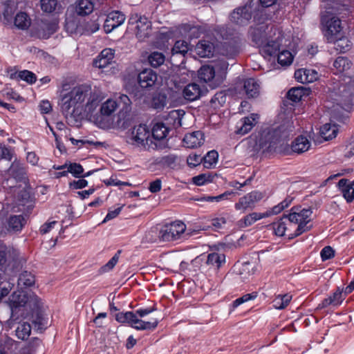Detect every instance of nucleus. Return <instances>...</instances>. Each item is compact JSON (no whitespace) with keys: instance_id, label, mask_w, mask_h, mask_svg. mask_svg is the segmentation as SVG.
Here are the masks:
<instances>
[{"instance_id":"nucleus-1","label":"nucleus","mask_w":354,"mask_h":354,"mask_svg":"<svg viewBox=\"0 0 354 354\" xmlns=\"http://www.w3.org/2000/svg\"><path fill=\"white\" fill-rule=\"evenodd\" d=\"M131 102L126 95H121L117 100H107L101 105L100 113L95 118L96 124L101 128L108 127L111 124L110 117L112 116L118 108H120L118 124L122 127H125L129 121L127 117L131 109Z\"/></svg>"},{"instance_id":"nucleus-2","label":"nucleus","mask_w":354,"mask_h":354,"mask_svg":"<svg viewBox=\"0 0 354 354\" xmlns=\"http://www.w3.org/2000/svg\"><path fill=\"white\" fill-rule=\"evenodd\" d=\"M295 131V120L292 117L287 118L277 128H268L259 132L256 136L257 150H270L280 140L286 139Z\"/></svg>"},{"instance_id":"nucleus-3","label":"nucleus","mask_w":354,"mask_h":354,"mask_svg":"<svg viewBox=\"0 0 354 354\" xmlns=\"http://www.w3.org/2000/svg\"><path fill=\"white\" fill-rule=\"evenodd\" d=\"M156 306L152 307L139 309L135 313L133 312H125L118 313L115 315V319L120 323L128 324L133 328L137 330H151L154 329L158 325V320L153 319L150 322H147L145 319H139L143 318L145 315L156 310Z\"/></svg>"},{"instance_id":"nucleus-4","label":"nucleus","mask_w":354,"mask_h":354,"mask_svg":"<svg viewBox=\"0 0 354 354\" xmlns=\"http://www.w3.org/2000/svg\"><path fill=\"white\" fill-rule=\"evenodd\" d=\"M312 213V210L310 208L301 209L299 207L291 208L290 213L286 215L289 219L287 221L291 223L295 228L294 232L288 234L290 239L299 236L310 229V226H307V224L310 221Z\"/></svg>"},{"instance_id":"nucleus-5","label":"nucleus","mask_w":354,"mask_h":354,"mask_svg":"<svg viewBox=\"0 0 354 354\" xmlns=\"http://www.w3.org/2000/svg\"><path fill=\"white\" fill-rule=\"evenodd\" d=\"M151 133L145 125L134 127L128 133L127 142L137 147H143L147 149H162V143L153 144Z\"/></svg>"},{"instance_id":"nucleus-6","label":"nucleus","mask_w":354,"mask_h":354,"mask_svg":"<svg viewBox=\"0 0 354 354\" xmlns=\"http://www.w3.org/2000/svg\"><path fill=\"white\" fill-rule=\"evenodd\" d=\"M69 93L72 95L71 97H73V100L79 102L81 105H82V103L85 99L88 98L86 105L89 109L90 106L91 107L97 100V97H95V93H93L92 92L91 86L88 84H82L75 86L71 91H69Z\"/></svg>"},{"instance_id":"nucleus-7","label":"nucleus","mask_w":354,"mask_h":354,"mask_svg":"<svg viewBox=\"0 0 354 354\" xmlns=\"http://www.w3.org/2000/svg\"><path fill=\"white\" fill-rule=\"evenodd\" d=\"M264 194L261 192L252 191L239 199L235 203L234 208L238 211L245 212L248 209H253L256 204L263 199Z\"/></svg>"},{"instance_id":"nucleus-8","label":"nucleus","mask_w":354,"mask_h":354,"mask_svg":"<svg viewBox=\"0 0 354 354\" xmlns=\"http://www.w3.org/2000/svg\"><path fill=\"white\" fill-rule=\"evenodd\" d=\"M269 26L263 22L255 24L250 27L249 30V37L251 39L253 45L260 47L267 41L268 30Z\"/></svg>"},{"instance_id":"nucleus-9","label":"nucleus","mask_w":354,"mask_h":354,"mask_svg":"<svg viewBox=\"0 0 354 354\" xmlns=\"http://www.w3.org/2000/svg\"><path fill=\"white\" fill-rule=\"evenodd\" d=\"M322 23L325 24L324 30V37L328 42H333L335 39L342 35L341 21L336 17H333L328 21L322 19Z\"/></svg>"},{"instance_id":"nucleus-10","label":"nucleus","mask_w":354,"mask_h":354,"mask_svg":"<svg viewBox=\"0 0 354 354\" xmlns=\"http://www.w3.org/2000/svg\"><path fill=\"white\" fill-rule=\"evenodd\" d=\"M252 8L251 3L234 10L230 16V21L239 26L247 25L252 18Z\"/></svg>"},{"instance_id":"nucleus-11","label":"nucleus","mask_w":354,"mask_h":354,"mask_svg":"<svg viewBox=\"0 0 354 354\" xmlns=\"http://www.w3.org/2000/svg\"><path fill=\"white\" fill-rule=\"evenodd\" d=\"M57 28L55 20L42 19L36 29V35L39 38L47 39L56 32Z\"/></svg>"},{"instance_id":"nucleus-12","label":"nucleus","mask_w":354,"mask_h":354,"mask_svg":"<svg viewBox=\"0 0 354 354\" xmlns=\"http://www.w3.org/2000/svg\"><path fill=\"white\" fill-rule=\"evenodd\" d=\"M136 22V37L140 41H144L151 34V23L145 17H140Z\"/></svg>"},{"instance_id":"nucleus-13","label":"nucleus","mask_w":354,"mask_h":354,"mask_svg":"<svg viewBox=\"0 0 354 354\" xmlns=\"http://www.w3.org/2000/svg\"><path fill=\"white\" fill-rule=\"evenodd\" d=\"M125 16L119 11L109 13L104 21V29L106 33L111 32L113 30L124 23Z\"/></svg>"},{"instance_id":"nucleus-14","label":"nucleus","mask_w":354,"mask_h":354,"mask_svg":"<svg viewBox=\"0 0 354 354\" xmlns=\"http://www.w3.org/2000/svg\"><path fill=\"white\" fill-rule=\"evenodd\" d=\"M259 115L252 113L248 117H244L239 120L236 124V132L239 135H245L248 133L257 123Z\"/></svg>"},{"instance_id":"nucleus-15","label":"nucleus","mask_w":354,"mask_h":354,"mask_svg":"<svg viewBox=\"0 0 354 354\" xmlns=\"http://www.w3.org/2000/svg\"><path fill=\"white\" fill-rule=\"evenodd\" d=\"M158 75L155 71L151 68L142 70L138 76V80L142 88H148L153 86L156 82Z\"/></svg>"},{"instance_id":"nucleus-16","label":"nucleus","mask_w":354,"mask_h":354,"mask_svg":"<svg viewBox=\"0 0 354 354\" xmlns=\"http://www.w3.org/2000/svg\"><path fill=\"white\" fill-rule=\"evenodd\" d=\"M289 220L288 216H283L279 220L272 223V229L274 234L279 236H283L288 234L291 232H294V229L291 223L287 221Z\"/></svg>"},{"instance_id":"nucleus-17","label":"nucleus","mask_w":354,"mask_h":354,"mask_svg":"<svg viewBox=\"0 0 354 354\" xmlns=\"http://www.w3.org/2000/svg\"><path fill=\"white\" fill-rule=\"evenodd\" d=\"M8 175L18 182L26 183L28 180L24 165L19 161H14L8 170Z\"/></svg>"},{"instance_id":"nucleus-18","label":"nucleus","mask_w":354,"mask_h":354,"mask_svg":"<svg viewBox=\"0 0 354 354\" xmlns=\"http://www.w3.org/2000/svg\"><path fill=\"white\" fill-rule=\"evenodd\" d=\"M169 132V129L162 123L156 124L152 129V138L153 144L162 143L164 147L162 149L167 147L166 136Z\"/></svg>"},{"instance_id":"nucleus-19","label":"nucleus","mask_w":354,"mask_h":354,"mask_svg":"<svg viewBox=\"0 0 354 354\" xmlns=\"http://www.w3.org/2000/svg\"><path fill=\"white\" fill-rule=\"evenodd\" d=\"M78 16L75 14L66 15L65 28L68 33L82 34L84 28Z\"/></svg>"},{"instance_id":"nucleus-20","label":"nucleus","mask_w":354,"mask_h":354,"mask_svg":"<svg viewBox=\"0 0 354 354\" xmlns=\"http://www.w3.org/2000/svg\"><path fill=\"white\" fill-rule=\"evenodd\" d=\"M204 140V134L201 131H197L186 134L183 142L184 146L187 148H195L202 145Z\"/></svg>"},{"instance_id":"nucleus-21","label":"nucleus","mask_w":354,"mask_h":354,"mask_svg":"<svg viewBox=\"0 0 354 354\" xmlns=\"http://www.w3.org/2000/svg\"><path fill=\"white\" fill-rule=\"evenodd\" d=\"M82 111L83 106H77L72 109H70L68 111L62 112L64 115L66 122L69 125L78 127L83 118Z\"/></svg>"},{"instance_id":"nucleus-22","label":"nucleus","mask_w":354,"mask_h":354,"mask_svg":"<svg viewBox=\"0 0 354 354\" xmlns=\"http://www.w3.org/2000/svg\"><path fill=\"white\" fill-rule=\"evenodd\" d=\"M177 234V224L171 222L165 225L159 232L158 238L162 241H171L175 239Z\"/></svg>"},{"instance_id":"nucleus-23","label":"nucleus","mask_w":354,"mask_h":354,"mask_svg":"<svg viewBox=\"0 0 354 354\" xmlns=\"http://www.w3.org/2000/svg\"><path fill=\"white\" fill-rule=\"evenodd\" d=\"M16 9L17 6L14 1L10 0L6 1L3 6L2 15H0V20L4 24H10L12 21V16Z\"/></svg>"},{"instance_id":"nucleus-24","label":"nucleus","mask_w":354,"mask_h":354,"mask_svg":"<svg viewBox=\"0 0 354 354\" xmlns=\"http://www.w3.org/2000/svg\"><path fill=\"white\" fill-rule=\"evenodd\" d=\"M345 296L346 295H343L342 290L338 288L333 295L324 299L319 305V307L321 308H324L330 305L339 306L342 303L343 300L345 298Z\"/></svg>"},{"instance_id":"nucleus-25","label":"nucleus","mask_w":354,"mask_h":354,"mask_svg":"<svg viewBox=\"0 0 354 354\" xmlns=\"http://www.w3.org/2000/svg\"><path fill=\"white\" fill-rule=\"evenodd\" d=\"M310 142L306 136H300L292 141L291 150L294 153H302L307 151L310 149Z\"/></svg>"},{"instance_id":"nucleus-26","label":"nucleus","mask_w":354,"mask_h":354,"mask_svg":"<svg viewBox=\"0 0 354 354\" xmlns=\"http://www.w3.org/2000/svg\"><path fill=\"white\" fill-rule=\"evenodd\" d=\"M6 228L10 232H19L26 223V220L22 215L10 216L6 222Z\"/></svg>"},{"instance_id":"nucleus-27","label":"nucleus","mask_w":354,"mask_h":354,"mask_svg":"<svg viewBox=\"0 0 354 354\" xmlns=\"http://www.w3.org/2000/svg\"><path fill=\"white\" fill-rule=\"evenodd\" d=\"M12 308L24 306L28 302V296L22 290L14 292L9 297Z\"/></svg>"},{"instance_id":"nucleus-28","label":"nucleus","mask_w":354,"mask_h":354,"mask_svg":"<svg viewBox=\"0 0 354 354\" xmlns=\"http://www.w3.org/2000/svg\"><path fill=\"white\" fill-rule=\"evenodd\" d=\"M214 48L213 43L206 40L200 41L196 46L197 54L201 57H209L212 56Z\"/></svg>"},{"instance_id":"nucleus-29","label":"nucleus","mask_w":354,"mask_h":354,"mask_svg":"<svg viewBox=\"0 0 354 354\" xmlns=\"http://www.w3.org/2000/svg\"><path fill=\"white\" fill-rule=\"evenodd\" d=\"M268 214L252 212L240 219L238 221V225L239 227L243 228L250 226L256 221L261 218L268 217Z\"/></svg>"},{"instance_id":"nucleus-30","label":"nucleus","mask_w":354,"mask_h":354,"mask_svg":"<svg viewBox=\"0 0 354 354\" xmlns=\"http://www.w3.org/2000/svg\"><path fill=\"white\" fill-rule=\"evenodd\" d=\"M243 88L248 97H255L259 93L260 85L254 78H248L245 80Z\"/></svg>"},{"instance_id":"nucleus-31","label":"nucleus","mask_w":354,"mask_h":354,"mask_svg":"<svg viewBox=\"0 0 354 354\" xmlns=\"http://www.w3.org/2000/svg\"><path fill=\"white\" fill-rule=\"evenodd\" d=\"M225 263V255L223 253L212 252L207 255L206 264L214 269L220 268Z\"/></svg>"},{"instance_id":"nucleus-32","label":"nucleus","mask_w":354,"mask_h":354,"mask_svg":"<svg viewBox=\"0 0 354 354\" xmlns=\"http://www.w3.org/2000/svg\"><path fill=\"white\" fill-rule=\"evenodd\" d=\"M183 93L185 100L194 101L200 97L201 89L198 84L192 83L185 87Z\"/></svg>"},{"instance_id":"nucleus-33","label":"nucleus","mask_w":354,"mask_h":354,"mask_svg":"<svg viewBox=\"0 0 354 354\" xmlns=\"http://www.w3.org/2000/svg\"><path fill=\"white\" fill-rule=\"evenodd\" d=\"M280 44L277 41H270L268 37L267 41L259 47L260 51L265 56L275 55L279 50Z\"/></svg>"},{"instance_id":"nucleus-34","label":"nucleus","mask_w":354,"mask_h":354,"mask_svg":"<svg viewBox=\"0 0 354 354\" xmlns=\"http://www.w3.org/2000/svg\"><path fill=\"white\" fill-rule=\"evenodd\" d=\"M338 187L347 202L351 203L354 199V188L348 183V180L343 178L338 182Z\"/></svg>"},{"instance_id":"nucleus-35","label":"nucleus","mask_w":354,"mask_h":354,"mask_svg":"<svg viewBox=\"0 0 354 354\" xmlns=\"http://www.w3.org/2000/svg\"><path fill=\"white\" fill-rule=\"evenodd\" d=\"M198 234V230L191 227L187 228L186 225L178 221V243H183L190 237Z\"/></svg>"},{"instance_id":"nucleus-36","label":"nucleus","mask_w":354,"mask_h":354,"mask_svg":"<svg viewBox=\"0 0 354 354\" xmlns=\"http://www.w3.org/2000/svg\"><path fill=\"white\" fill-rule=\"evenodd\" d=\"M71 97H72V95L70 94L69 92L62 95L59 102L62 111H68V110H69L70 109H72L77 106H83L79 103V102H77L75 100H73V97L71 98Z\"/></svg>"},{"instance_id":"nucleus-37","label":"nucleus","mask_w":354,"mask_h":354,"mask_svg":"<svg viewBox=\"0 0 354 354\" xmlns=\"http://www.w3.org/2000/svg\"><path fill=\"white\" fill-rule=\"evenodd\" d=\"M337 131L338 129L335 124L326 123L321 127L319 133L325 140H329L336 137Z\"/></svg>"},{"instance_id":"nucleus-38","label":"nucleus","mask_w":354,"mask_h":354,"mask_svg":"<svg viewBox=\"0 0 354 354\" xmlns=\"http://www.w3.org/2000/svg\"><path fill=\"white\" fill-rule=\"evenodd\" d=\"M236 193L233 191H226L224 193L215 196H204L198 198H196L195 201H200V202H209V203H218L221 201L228 200L230 199V196H234Z\"/></svg>"},{"instance_id":"nucleus-39","label":"nucleus","mask_w":354,"mask_h":354,"mask_svg":"<svg viewBox=\"0 0 354 354\" xmlns=\"http://www.w3.org/2000/svg\"><path fill=\"white\" fill-rule=\"evenodd\" d=\"M199 78L205 82H209L216 80V69L212 65L203 66L198 71Z\"/></svg>"},{"instance_id":"nucleus-40","label":"nucleus","mask_w":354,"mask_h":354,"mask_svg":"<svg viewBox=\"0 0 354 354\" xmlns=\"http://www.w3.org/2000/svg\"><path fill=\"white\" fill-rule=\"evenodd\" d=\"M93 10V3L90 0H78L75 12L77 15H87Z\"/></svg>"},{"instance_id":"nucleus-41","label":"nucleus","mask_w":354,"mask_h":354,"mask_svg":"<svg viewBox=\"0 0 354 354\" xmlns=\"http://www.w3.org/2000/svg\"><path fill=\"white\" fill-rule=\"evenodd\" d=\"M35 277L30 272L27 271L20 274L18 279L17 286L19 288H26L35 284Z\"/></svg>"},{"instance_id":"nucleus-42","label":"nucleus","mask_w":354,"mask_h":354,"mask_svg":"<svg viewBox=\"0 0 354 354\" xmlns=\"http://www.w3.org/2000/svg\"><path fill=\"white\" fill-rule=\"evenodd\" d=\"M17 337L21 339H26L30 335L31 326L26 322H19L15 330Z\"/></svg>"},{"instance_id":"nucleus-43","label":"nucleus","mask_w":354,"mask_h":354,"mask_svg":"<svg viewBox=\"0 0 354 354\" xmlns=\"http://www.w3.org/2000/svg\"><path fill=\"white\" fill-rule=\"evenodd\" d=\"M332 43H334L335 49L339 53H344L350 48L351 45V41L346 37H344L340 35L339 37L335 39V41H333Z\"/></svg>"},{"instance_id":"nucleus-44","label":"nucleus","mask_w":354,"mask_h":354,"mask_svg":"<svg viewBox=\"0 0 354 354\" xmlns=\"http://www.w3.org/2000/svg\"><path fill=\"white\" fill-rule=\"evenodd\" d=\"M216 69V81L221 82L224 78L228 67V63L225 60H220L212 65Z\"/></svg>"},{"instance_id":"nucleus-45","label":"nucleus","mask_w":354,"mask_h":354,"mask_svg":"<svg viewBox=\"0 0 354 354\" xmlns=\"http://www.w3.org/2000/svg\"><path fill=\"white\" fill-rule=\"evenodd\" d=\"M15 25L19 29H27L30 25V19L25 12H19L15 17Z\"/></svg>"},{"instance_id":"nucleus-46","label":"nucleus","mask_w":354,"mask_h":354,"mask_svg":"<svg viewBox=\"0 0 354 354\" xmlns=\"http://www.w3.org/2000/svg\"><path fill=\"white\" fill-rule=\"evenodd\" d=\"M292 299L290 294L279 295L273 300V306L276 309L281 310L285 308Z\"/></svg>"},{"instance_id":"nucleus-47","label":"nucleus","mask_w":354,"mask_h":354,"mask_svg":"<svg viewBox=\"0 0 354 354\" xmlns=\"http://www.w3.org/2000/svg\"><path fill=\"white\" fill-rule=\"evenodd\" d=\"M333 66L337 73H343L350 69L351 66V61L345 57H338L333 63Z\"/></svg>"},{"instance_id":"nucleus-48","label":"nucleus","mask_w":354,"mask_h":354,"mask_svg":"<svg viewBox=\"0 0 354 354\" xmlns=\"http://www.w3.org/2000/svg\"><path fill=\"white\" fill-rule=\"evenodd\" d=\"M10 252L6 246L0 247V270L5 271L10 261Z\"/></svg>"},{"instance_id":"nucleus-49","label":"nucleus","mask_w":354,"mask_h":354,"mask_svg":"<svg viewBox=\"0 0 354 354\" xmlns=\"http://www.w3.org/2000/svg\"><path fill=\"white\" fill-rule=\"evenodd\" d=\"M218 157V154L215 150L207 152L204 157H202L204 167L208 169L214 167L217 162Z\"/></svg>"},{"instance_id":"nucleus-50","label":"nucleus","mask_w":354,"mask_h":354,"mask_svg":"<svg viewBox=\"0 0 354 354\" xmlns=\"http://www.w3.org/2000/svg\"><path fill=\"white\" fill-rule=\"evenodd\" d=\"M21 350H26L29 354H36L39 351L42 352V343L38 338H33L28 344Z\"/></svg>"},{"instance_id":"nucleus-51","label":"nucleus","mask_w":354,"mask_h":354,"mask_svg":"<svg viewBox=\"0 0 354 354\" xmlns=\"http://www.w3.org/2000/svg\"><path fill=\"white\" fill-rule=\"evenodd\" d=\"M305 95V90L303 87L292 88L287 93V97L293 102H297L301 100Z\"/></svg>"},{"instance_id":"nucleus-52","label":"nucleus","mask_w":354,"mask_h":354,"mask_svg":"<svg viewBox=\"0 0 354 354\" xmlns=\"http://www.w3.org/2000/svg\"><path fill=\"white\" fill-rule=\"evenodd\" d=\"M148 62L151 66L157 68L164 63L165 55L161 53L153 52L148 56Z\"/></svg>"},{"instance_id":"nucleus-53","label":"nucleus","mask_w":354,"mask_h":354,"mask_svg":"<svg viewBox=\"0 0 354 354\" xmlns=\"http://www.w3.org/2000/svg\"><path fill=\"white\" fill-rule=\"evenodd\" d=\"M278 63L281 66H289L293 61V55L289 50H282L277 54Z\"/></svg>"},{"instance_id":"nucleus-54","label":"nucleus","mask_w":354,"mask_h":354,"mask_svg":"<svg viewBox=\"0 0 354 354\" xmlns=\"http://www.w3.org/2000/svg\"><path fill=\"white\" fill-rule=\"evenodd\" d=\"M214 176L209 173L199 174L192 178V183L197 186H202L213 181Z\"/></svg>"},{"instance_id":"nucleus-55","label":"nucleus","mask_w":354,"mask_h":354,"mask_svg":"<svg viewBox=\"0 0 354 354\" xmlns=\"http://www.w3.org/2000/svg\"><path fill=\"white\" fill-rule=\"evenodd\" d=\"M226 101L225 94L221 91L216 93L211 99L210 104L214 109H218L223 106Z\"/></svg>"},{"instance_id":"nucleus-56","label":"nucleus","mask_w":354,"mask_h":354,"mask_svg":"<svg viewBox=\"0 0 354 354\" xmlns=\"http://www.w3.org/2000/svg\"><path fill=\"white\" fill-rule=\"evenodd\" d=\"M41 10L47 13L54 12L57 6V0H40Z\"/></svg>"},{"instance_id":"nucleus-57","label":"nucleus","mask_w":354,"mask_h":354,"mask_svg":"<svg viewBox=\"0 0 354 354\" xmlns=\"http://www.w3.org/2000/svg\"><path fill=\"white\" fill-rule=\"evenodd\" d=\"M166 105V97L165 95L157 94L153 97L152 106L154 109H162Z\"/></svg>"},{"instance_id":"nucleus-58","label":"nucleus","mask_w":354,"mask_h":354,"mask_svg":"<svg viewBox=\"0 0 354 354\" xmlns=\"http://www.w3.org/2000/svg\"><path fill=\"white\" fill-rule=\"evenodd\" d=\"M68 171L71 173L75 178H79L82 176L84 169L80 164L71 163L68 166Z\"/></svg>"},{"instance_id":"nucleus-59","label":"nucleus","mask_w":354,"mask_h":354,"mask_svg":"<svg viewBox=\"0 0 354 354\" xmlns=\"http://www.w3.org/2000/svg\"><path fill=\"white\" fill-rule=\"evenodd\" d=\"M35 329L38 331L42 332L47 325V322L41 315H37L35 319L32 321Z\"/></svg>"},{"instance_id":"nucleus-60","label":"nucleus","mask_w":354,"mask_h":354,"mask_svg":"<svg viewBox=\"0 0 354 354\" xmlns=\"http://www.w3.org/2000/svg\"><path fill=\"white\" fill-rule=\"evenodd\" d=\"M187 162L190 167H196L203 162V158L199 154L191 153L187 158Z\"/></svg>"},{"instance_id":"nucleus-61","label":"nucleus","mask_w":354,"mask_h":354,"mask_svg":"<svg viewBox=\"0 0 354 354\" xmlns=\"http://www.w3.org/2000/svg\"><path fill=\"white\" fill-rule=\"evenodd\" d=\"M17 198L21 205H25L30 200V192L29 189L23 188L19 192Z\"/></svg>"},{"instance_id":"nucleus-62","label":"nucleus","mask_w":354,"mask_h":354,"mask_svg":"<svg viewBox=\"0 0 354 354\" xmlns=\"http://www.w3.org/2000/svg\"><path fill=\"white\" fill-rule=\"evenodd\" d=\"M18 76L20 79L24 80L30 84H32L36 81L35 75L29 71H21Z\"/></svg>"},{"instance_id":"nucleus-63","label":"nucleus","mask_w":354,"mask_h":354,"mask_svg":"<svg viewBox=\"0 0 354 354\" xmlns=\"http://www.w3.org/2000/svg\"><path fill=\"white\" fill-rule=\"evenodd\" d=\"M30 308H39L42 306L41 299L35 294L28 296V302L27 303Z\"/></svg>"},{"instance_id":"nucleus-64","label":"nucleus","mask_w":354,"mask_h":354,"mask_svg":"<svg viewBox=\"0 0 354 354\" xmlns=\"http://www.w3.org/2000/svg\"><path fill=\"white\" fill-rule=\"evenodd\" d=\"M335 255V251L330 246L324 247L320 252L322 261H326L333 258Z\"/></svg>"}]
</instances>
